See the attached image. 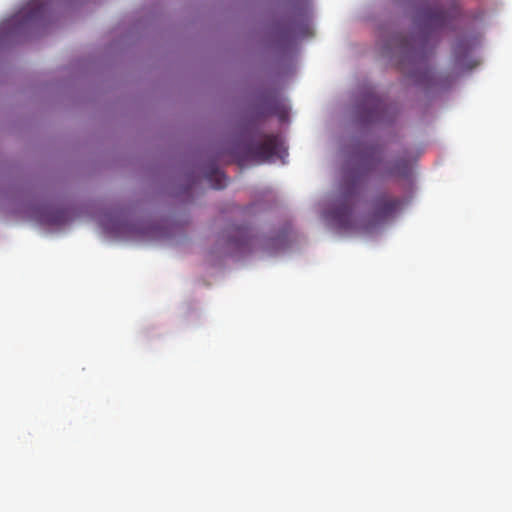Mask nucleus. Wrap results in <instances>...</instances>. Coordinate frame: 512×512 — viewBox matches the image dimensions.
Listing matches in <instances>:
<instances>
[{
	"label": "nucleus",
	"instance_id": "nucleus-9",
	"mask_svg": "<svg viewBox=\"0 0 512 512\" xmlns=\"http://www.w3.org/2000/svg\"><path fill=\"white\" fill-rule=\"evenodd\" d=\"M381 109V102L379 100H376L375 103V110L370 114V119L374 120L377 118L378 111Z\"/></svg>",
	"mask_w": 512,
	"mask_h": 512
},
{
	"label": "nucleus",
	"instance_id": "nucleus-7",
	"mask_svg": "<svg viewBox=\"0 0 512 512\" xmlns=\"http://www.w3.org/2000/svg\"><path fill=\"white\" fill-rule=\"evenodd\" d=\"M409 172V161L406 158H399L387 166V174L406 176Z\"/></svg>",
	"mask_w": 512,
	"mask_h": 512
},
{
	"label": "nucleus",
	"instance_id": "nucleus-3",
	"mask_svg": "<svg viewBox=\"0 0 512 512\" xmlns=\"http://www.w3.org/2000/svg\"><path fill=\"white\" fill-rule=\"evenodd\" d=\"M282 140L277 134H265L262 141L253 143L248 147L249 155L260 161L264 162L273 156L281 157Z\"/></svg>",
	"mask_w": 512,
	"mask_h": 512
},
{
	"label": "nucleus",
	"instance_id": "nucleus-5",
	"mask_svg": "<svg viewBox=\"0 0 512 512\" xmlns=\"http://www.w3.org/2000/svg\"><path fill=\"white\" fill-rule=\"evenodd\" d=\"M252 237L250 230L247 227H237L234 230V235L229 238V245H233L238 249H244L250 246Z\"/></svg>",
	"mask_w": 512,
	"mask_h": 512
},
{
	"label": "nucleus",
	"instance_id": "nucleus-6",
	"mask_svg": "<svg viewBox=\"0 0 512 512\" xmlns=\"http://www.w3.org/2000/svg\"><path fill=\"white\" fill-rule=\"evenodd\" d=\"M206 179L214 189H222L227 185V178L218 168L211 167L205 174Z\"/></svg>",
	"mask_w": 512,
	"mask_h": 512
},
{
	"label": "nucleus",
	"instance_id": "nucleus-4",
	"mask_svg": "<svg viewBox=\"0 0 512 512\" xmlns=\"http://www.w3.org/2000/svg\"><path fill=\"white\" fill-rule=\"evenodd\" d=\"M45 10L46 7L43 3L39 0H33L19 12V17L23 18L25 23H28L41 18Z\"/></svg>",
	"mask_w": 512,
	"mask_h": 512
},
{
	"label": "nucleus",
	"instance_id": "nucleus-2",
	"mask_svg": "<svg viewBox=\"0 0 512 512\" xmlns=\"http://www.w3.org/2000/svg\"><path fill=\"white\" fill-rule=\"evenodd\" d=\"M459 13L456 4L448 9H444L438 3L428 4L419 10L418 22L424 29H441L449 26L451 20L456 18Z\"/></svg>",
	"mask_w": 512,
	"mask_h": 512
},
{
	"label": "nucleus",
	"instance_id": "nucleus-8",
	"mask_svg": "<svg viewBox=\"0 0 512 512\" xmlns=\"http://www.w3.org/2000/svg\"><path fill=\"white\" fill-rule=\"evenodd\" d=\"M469 50H470V45H469V43H468V42H466V41H461V42H459V43L455 46V48H454V53H455L456 57L458 58L460 53H462V52H463L464 54H466Z\"/></svg>",
	"mask_w": 512,
	"mask_h": 512
},
{
	"label": "nucleus",
	"instance_id": "nucleus-1",
	"mask_svg": "<svg viewBox=\"0 0 512 512\" xmlns=\"http://www.w3.org/2000/svg\"><path fill=\"white\" fill-rule=\"evenodd\" d=\"M380 162V149L374 146L367 147L362 152L357 165L345 172L341 184V195L331 211V218L339 229L370 232L373 227L393 217L401 207L402 200L400 198L381 193L373 198L372 212L365 223L358 226L353 218L352 211L356 199L368 175L377 170Z\"/></svg>",
	"mask_w": 512,
	"mask_h": 512
}]
</instances>
